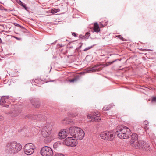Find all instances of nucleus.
I'll use <instances>...</instances> for the list:
<instances>
[{
	"instance_id": "nucleus-1",
	"label": "nucleus",
	"mask_w": 156,
	"mask_h": 156,
	"mask_svg": "<svg viewBox=\"0 0 156 156\" xmlns=\"http://www.w3.org/2000/svg\"><path fill=\"white\" fill-rule=\"evenodd\" d=\"M21 144L16 141H10L6 144L5 151L7 154L13 155L18 153L22 149Z\"/></svg>"
},
{
	"instance_id": "nucleus-2",
	"label": "nucleus",
	"mask_w": 156,
	"mask_h": 156,
	"mask_svg": "<svg viewBox=\"0 0 156 156\" xmlns=\"http://www.w3.org/2000/svg\"><path fill=\"white\" fill-rule=\"evenodd\" d=\"M52 129V126L50 125L44 126L42 128L41 134L45 138L44 141L46 143L51 142L55 138L54 135L51 134Z\"/></svg>"
},
{
	"instance_id": "nucleus-3",
	"label": "nucleus",
	"mask_w": 156,
	"mask_h": 156,
	"mask_svg": "<svg viewBox=\"0 0 156 156\" xmlns=\"http://www.w3.org/2000/svg\"><path fill=\"white\" fill-rule=\"evenodd\" d=\"M130 132V130L128 128L123 125H120L116 128L115 134L119 138L125 139L129 138Z\"/></svg>"
},
{
	"instance_id": "nucleus-4",
	"label": "nucleus",
	"mask_w": 156,
	"mask_h": 156,
	"mask_svg": "<svg viewBox=\"0 0 156 156\" xmlns=\"http://www.w3.org/2000/svg\"><path fill=\"white\" fill-rule=\"evenodd\" d=\"M69 132L70 135L79 140H82L85 135L83 131L80 128L72 126L69 128Z\"/></svg>"
},
{
	"instance_id": "nucleus-5",
	"label": "nucleus",
	"mask_w": 156,
	"mask_h": 156,
	"mask_svg": "<svg viewBox=\"0 0 156 156\" xmlns=\"http://www.w3.org/2000/svg\"><path fill=\"white\" fill-rule=\"evenodd\" d=\"M40 153L42 156H52L53 154L52 149L47 146L43 147L41 148Z\"/></svg>"
},
{
	"instance_id": "nucleus-6",
	"label": "nucleus",
	"mask_w": 156,
	"mask_h": 156,
	"mask_svg": "<svg viewBox=\"0 0 156 156\" xmlns=\"http://www.w3.org/2000/svg\"><path fill=\"white\" fill-rule=\"evenodd\" d=\"M35 146L32 143H28L26 144L24 147V151L25 153L27 155L32 154L34 151Z\"/></svg>"
},
{
	"instance_id": "nucleus-7",
	"label": "nucleus",
	"mask_w": 156,
	"mask_h": 156,
	"mask_svg": "<svg viewBox=\"0 0 156 156\" xmlns=\"http://www.w3.org/2000/svg\"><path fill=\"white\" fill-rule=\"evenodd\" d=\"M63 143L67 146L73 147L76 145L77 141L76 140L71 137H69L64 140Z\"/></svg>"
},
{
	"instance_id": "nucleus-8",
	"label": "nucleus",
	"mask_w": 156,
	"mask_h": 156,
	"mask_svg": "<svg viewBox=\"0 0 156 156\" xmlns=\"http://www.w3.org/2000/svg\"><path fill=\"white\" fill-rule=\"evenodd\" d=\"M101 138L105 140H112L113 138V134L111 132L106 131L102 133L100 135Z\"/></svg>"
},
{
	"instance_id": "nucleus-9",
	"label": "nucleus",
	"mask_w": 156,
	"mask_h": 156,
	"mask_svg": "<svg viewBox=\"0 0 156 156\" xmlns=\"http://www.w3.org/2000/svg\"><path fill=\"white\" fill-rule=\"evenodd\" d=\"M103 67V65L102 64H97L95 65L94 67L90 68L88 71V72H94L99 71L102 69Z\"/></svg>"
},
{
	"instance_id": "nucleus-10",
	"label": "nucleus",
	"mask_w": 156,
	"mask_h": 156,
	"mask_svg": "<svg viewBox=\"0 0 156 156\" xmlns=\"http://www.w3.org/2000/svg\"><path fill=\"white\" fill-rule=\"evenodd\" d=\"M68 132L66 129H63L60 131L58 134V137L60 139L65 138L67 135Z\"/></svg>"
},
{
	"instance_id": "nucleus-11",
	"label": "nucleus",
	"mask_w": 156,
	"mask_h": 156,
	"mask_svg": "<svg viewBox=\"0 0 156 156\" xmlns=\"http://www.w3.org/2000/svg\"><path fill=\"white\" fill-rule=\"evenodd\" d=\"M46 118V116L41 114H39L37 115H35L33 117L34 119L37 121H44L45 120Z\"/></svg>"
},
{
	"instance_id": "nucleus-12",
	"label": "nucleus",
	"mask_w": 156,
	"mask_h": 156,
	"mask_svg": "<svg viewBox=\"0 0 156 156\" xmlns=\"http://www.w3.org/2000/svg\"><path fill=\"white\" fill-rule=\"evenodd\" d=\"M144 142L142 140L137 141L134 144H132L133 146L137 148L142 149L143 144H144Z\"/></svg>"
},
{
	"instance_id": "nucleus-13",
	"label": "nucleus",
	"mask_w": 156,
	"mask_h": 156,
	"mask_svg": "<svg viewBox=\"0 0 156 156\" xmlns=\"http://www.w3.org/2000/svg\"><path fill=\"white\" fill-rule=\"evenodd\" d=\"M30 101L32 105L35 107L38 108L40 106V103L37 100L32 99Z\"/></svg>"
},
{
	"instance_id": "nucleus-14",
	"label": "nucleus",
	"mask_w": 156,
	"mask_h": 156,
	"mask_svg": "<svg viewBox=\"0 0 156 156\" xmlns=\"http://www.w3.org/2000/svg\"><path fill=\"white\" fill-rule=\"evenodd\" d=\"M9 96H2L0 101V105H4L7 101V99L9 98Z\"/></svg>"
},
{
	"instance_id": "nucleus-15",
	"label": "nucleus",
	"mask_w": 156,
	"mask_h": 156,
	"mask_svg": "<svg viewBox=\"0 0 156 156\" xmlns=\"http://www.w3.org/2000/svg\"><path fill=\"white\" fill-rule=\"evenodd\" d=\"M132 140L130 141V143L132 144H133L135 142L137 141L138 139V136L135 133H133L131 136Z\"/></svg>"
},
{
	"instance_id": "nucleus-16",
	"label": "nucleus",
	"mask_w": 156,
	"mask_h": 156,
	"mask_svg": "<svg viewBox=\"0 0 156 156\" xmlns=\"http://www.w3.org/2000/svg\"><path fill=\"white\" fill-rule=\"evenodd\" d=\"M93 29L94 31L97 33H98L100 31V30L98 24L97 22L94 23Z\"/></svg>"
},
{
	"instance_id": "nucleus-17",
	"label": "nucleus",
	"mask_w": 156,
	"mask_h": 156,
	"mask_svg": "<svg viewBox=\"0 0 156 156\" xmlns=\"http://www.w3.org/2000/svg\"><path fill=\"white\" fill-rule=\"evenodd\" d=\"M81 76L79 75H76L73 78L70 80L69 81L71 82H76L79 80L81 78Z\"/></svg>"
},
{
	"instance_id": "nucleus-18",
	"label": "nucleus",
	"mask_w": 156,
	"mask_h": 156,
	"mask_svg": "<svg viewBox=\"0 0 156 156\" xmlns=\"http://www.w3.org/2000/svg\"><path fill=\"white\" fill-rule=\"evenodd\" d=\"M67 5H62L58 9L59 11H61L63 13H64L67 11Z\"/></svg>"
},
{
	"instance_id": "nucleus-19",
	"label": "nucleus",
	"mask_w": 156,
	"mask_h": 156,
	"mask_svg": "<svg viewBox=\"0 0 156 156\" xmlns=\"http://www.w3.org/2000/svg\"><path fill=\"white\" fill-rule=\"evenodd\" d=\"M112 107V105L111 104H109L108 105H106L103 108V110L104 111L108 110L111 109Z\"/></svg>"
},
{
	"instance_id": "nucleus-20",
	"label": "nucleus",
	"mask_w": 156,
	"mask_h": 156,
	"mask_svg": "<svg viewBox=\"0 0 156 156\" xmlns=\"http://www.w3.org/2000/svg\"><path fill=\"white\" fill-rule=\"evenodd\" d=\"M19 4L23 7H24L27 11L28 10V8L26 7V5L23 3L21 1H20Z\"/></svg>"
},
{
	"instance_id": "nucleus-21",
	"label": "nucleus",
	"mask_w": 156,
	"mask_h": 156,
	"mask_svg": "<svg viewBox=\"0 0 156 156\" xmlns=\"http://www.w3.org/2000/svg\"><path fill=\"white\" fill-rule=\"evenodd\" d=\"M149 145L148 144L145 143L144 142V144H143L142 149L146 150L147 148L149 147Z\"/></svg>"
},
{
	"instance_id": "nucleus-22",
	"label": "nucleus",
	"mask_w": 156,
	"mask_h": 156,
	"mask_svg": "<svg viewBox=\"0 0 156 156\" xmlns=\"http://www.w3.org/2000/svg\"><path fill=\"white\" fill-rule=\"evenodd\" d=\"M60 145V144L56 142L53 145V147L54 149H56L57 148L59 147Z\"/></svg>"
},
{
	"instance_id": "nucleus-23",
	"label": "nucleus",
	"mask_w": 156,
	"mask_h": 156,
	"mask_svg": "<svg viewBox=\"0 0 156 156\" xmlns=\"http://www.w3.org/2000/svg\"><path fill=\"white\" fill-rule=\"evenodd\" d=\"M78 114L77 113H73L71 112L69 114V116L70 117H76Z\"/></svg>"
},
{
	"instance_id": "nucleus-24",
	"label": "nucleus",
	"mask_w": 156,
	"mask_h": 156,
	"mask_svg": "<svg viewBox=\"0 0 156 156\" xmlns=\"http://www.w3.org/2000/svg\"><path fill=\"white\" fill-rule=\"evenodd\" d=\"M70 122V121L68 120L67 118H65L63 121V124H69Z\"/></svg>"
},
{
	"instance_id": "nucleus-25",
	"label": "nucleus",
	"mask_w": 156,
	"mask_h": 156,
	"mask_svg": "<svg viewBox=\"0 0 156 156\" xmlns=\"http://www.w3.org/2000/svg\"><path fill=\"white\" fill-rule=\"evenodd\" d=\"M93 114L97 117H99L100 116V114L99 112L98 111L94 112Z\"/></svg>"
},
{
	"instance_id": "nucleus-26",
	"label": "nucleus",
	"mask_w": 156,
	"mask_h": 156,
	"mask_svg": "<svg viewBox=\"0 0 156 156\" xmlns=\"http://www.w3.org/2000/svg\"><path fill=\"white\" fill-rule=\"evenodd\" d=\"M59 10L56 9H53L51 10V12L53 14L59 12Z\"/></svg>"
},
{
	"instance_id": "nucleus-27",
	"label": "nucleus",
	"mask_w": 156,
	"mask_h": 156,
	"mask_svg": "<svg viewBox=\"0 0 156 156\" xmlns=\"http://www.w3.org/2000/svg\"><path fill=\"white\" fill-rule=\"evenodd\" d=\"M151 102L153 103H156V96L152 97Z\"/></svg>"
},
{
	"instance_id": "nucleus-28",
	"label": "nucleus",
	"mask_w": 156,
	"mask_h": 156,
	"mask_svg": "<svg viewBox=\"0 0 156 156\" xmlns=\"http://www.w3.org/2000/svg\"><path fill=\"white\" fill-rule=\"evenodd\" d=\"M79 38L81 39H88V37H86L85 36L82 35H80L79 36Z\"/></svg>"
},
{
	"instance_id": "nucleus-29",
	"label": "nucleus",
	"mask_w": 156,
	"mask_h": 156,
	"mask_svg": "<svg viewBox=\"0 0 156 156\" xmlns=\"http://www.w3.org/2000/svg\"><path fill=\"white\" fill-rule=\"evenodd\" d=\"M16 24V26H19L21 28L23 29L24 30L23 31L25 32H27V29H26L25 28H24V27H23L22 26H21L18 24Z\"/></svg>"
},
{
	"instance_id": "nucleus-30",
	"label": "nucleus",
	"mask_w": 156,
	"mask_h": 156,
	"mask_svg": "<svg viewBox=\"0 0 156 156\" xmlns=\"http://www.w3.org/2000/svg\"><path fill=\"white\" fill-rule=\"evenodd\" d=\"M94 46V45H93V46H90V47H87L86 48H85V49L84 50V51H86L90 49L91 48H92L93 46Z\"/></svg>"
},
{
	"instance_id": "nucleus-31",
	"label": "nucleus",
	"mask_w": 156,
	"mask_h": 156,
	"mask_svg": "<svg viewBox=\"0 0 156 156\" xmlns=\"http://www.w3.org/2000/svg\"><path fill=\"white\" fill-rule=\"evenodd\" d=\"M94 121L96 122H98L100 120H101V119H98L97 117H94Z\"/></svg>"
},
{
	"instance_id": "nucleus-32",
	"label": "nucleus",
	"mask_w": 156,
	"mask_h": 156,
	"mask_svg": "<svg viewBox=\"0 0 156 156\" xmlns=\"http://www.w3.org/2000/svg\"><path fill=\"white\" fill-rule=\"evenodd\" d=\"M90 34L89 33V32H87L86 33L85 35H84L86 37H88V38L90 36Z\"/></svg>"
},
{
	"instance_id": "nucleus-33",
	"label": "nucleus",
	"mask_w": 156,
	"mask_h": 156,
	"mask_svg": "<svg viewBox=\"0 0 156 156\" xmlns=\"http://www.w3.org/2000/svg\"><path fill=\"white\" fill-rule=\"evenodd\" d=\"M116 37L119 38V39L121 40H123V37L121 35H118V36H117Z\"/></svg>"
},
{
	"instance_id": "nucleus-34",
	"label": "nucleus",
	"mask_w": 156,
	"mask_h": 156,
	"mask_svg": "<svg viewBox=\"0 0 156 156\" xmlns=\"http://www.w3.org/2000/svg\"><path fill=\"white\" fill-rule=\"evenodd\" d=\"M54 156H64V155L61 154L57 153L55 154Z\"/></svg>"
},
{
	"instance_id": "nucleus-35",
	"label": "nucleus",
	"mask_w": 156,
	"mask_h": 156,
	"mask_svg": "<svg viewBox=\"0 0 156 156\" xmlns=\"http://www.w3.org/2000/svg\"><path fill=\"white\" fill-rule=\"evenodd\" d=\"M4 119V118L1 115H0V121H1Z\"/></svg>"
},
{
	"instance_id": "nucleus-36",
	"label": "nucleus",
	"mask_w": 156,
	"mask_h": 156,
	"mask_svg": "<svg viewBox=\"0 0 156 156\" xmlns=\"http://www.w3.org/2000/svg\"><path fill=\"white\" fill-rule=\"evenodd\" d=\"M72 35L73 36H74V37H76L77 36L75 32H73L72 33Z\"/></svg>"
},
{
	"instance_id": "nucleus-37",
	"label": "nucleus",
	"mask_w": 156,
	"mask_h": 156,
	"mask_svg": "<svg viewBox=\"0 0 156 156\" xmlns=\"http://www.w3.org/2000/svg\"><path fill=\"white\" fill-rule=\"evenodd\" d=\"M79 44H80V45L79 46V48H80L81 47L83 44V43H79Z\"/></svg>"
},
{
	"instance_id": "nucleus-38",
	"label": "nucleus",
	"mask_w": 156,
	"mask_h": 156,
	"mask_svg": "<svg viewBox=\"0 0 156 156\" xmlns=\"http://www.w3.org/2000/svg\"><path fill=\"white\" fill-rule=\"evenodd\" d=\"M39 81V80L38 79H36L34 81V82L37 84H38V81Z\"/></svg>"
},
{
	"instance_id": "nucleus-39",
	"label": "nucleus",
	"mask_w": 156,
	"mask_h": 156,
	"mask_svg": "<svg viewBox=\"0 0 156 156\" xmlns=\"http://www.w3.org/2000/svg\"><path fill=\"white\" fill-rule=\"evenodd\" d=\"M118 60V59H116L115 60H114L112 61V62H111L110 63V64H112L114 62H115V61H116Z\"/></svg>"
},
{
	"instance_id": "nucleus-40",
	"label": "nucleus",
	"mask_w": 156,
	"mask_h": 156,
	"mask_svg": "<svg viewBox=\"0 0 156 156\" xmlns=\"http://www.w3.org/2000/svg\"><path fill=\"white\" fill-rule=\"evenodd\" d=\"M14 37L15 39H17V40H21V38H18V37Z\"/></svg>"
},
{
	"instance_id": "nucleus-41",
	"label": "nucleus",
	"mask_w": 156,
	"mask_h": 156,
	"mask_svg": "<svg viewBox=\"0 0 156 156\" xmlns=\"http://www.w3.org/2000/svg\"><path fill=\"white\" fill-rule=\"evenodd\" d=\"M4 107H6V108H8L9 106V105H8L7 104H4Z\"/></svg>"
},
{
	"instance_id": "nucleus-42",
	"label": "nucleus",
	"mask_w": 156,
	"mask_h": 156,
	"mask_svg": "<svg viewBox=\"0 0 156 156\" xmlns=\"http://www.w3.org/2000/svg\"><path fill=\"white\" fill-rule=\"evenodd\" d=\"M146 49H141V50L142 51H146Z\"/></svg>"
},
{
	"instance_id": "nucleus-43",
	"label": "nucleus",
	"mask_w": 156,
	"mask_h": 156,
	"mask_svg": "<svg viewBox=\"0 0 156 156\" xmlns=\"http://www.w3.org/2000/svg\"><path fill=\"white\" fill-rule=\"evenodd\" d=\"M3 7V6L2 5H0V9H2V8Z\"/></svg>"
},
{
	"instance_id": "nucleus-44",
	"label": "nucleus",
	"mask_w": 156,
	"mask_h": 156,
	"mask_svg": "<svg viewBox=\"0 0 156 156\" xmlns=\"http://www.w3.org/2000/svg\"><path fill=\"white\" fill-rule=\"evenodd\" d=\"M144 122L145 125H147V124L148 122L147 121H145Z\"/></svg>"
},
{
	"instance_id": "nucleus-45",
	"label": "nucleus",
	"mask_w": 156,
	"mask_h": 156,
	"mask_svg": "<svg viewBox=\"0 0 156 156\" xmlns=\"http://www.w3.org/2000/svg\"><path fill=\"white\" fill-rule=\"evenodd\" d=\"M18 115V113H17V114L15 116H14V117H15V116H16Z\"/></svg>"
},
{
	"instance_id": "nucleus-46",
	"label": "nucleus",
	"mask_w": 156,
	"mask_h": 156,
	"mask_svg": "<svg viewBox=\"0 0 156 156\" xmlns=\"http://www.w3.org/2000/svg\"><path fill=\"white\" fill-rule=\"evenodd\" d=\"M4 10H5V11H7V9H4Z\"/></svg>"
},
{
	"instance_id": "nucleus-47",
	"label": "nucleus",
	"mask_w": 156,
	"mask_h": 156,
	"mask_svg": "<svg viewBox=\"0 0 156 156\" xmlns=\"http://www.w3.org/2000/svg\"><path fill=\"white\" fill-rule=\"evenodd\" d=\"M50 81V82H53V81H54V80Z\"/></svg>"
},
{
	"instance_id": "nucleus-48",
	"label": "nucleus",
	"mask_w": 156,
	"mask_h": 156,
	"mask_svg": "<svg viewBox=\"0 0 156 156\" xmlns=\"http://www.w3.org/2000/svg\"><path fill=\"white\" fill-rule=\"evenodd\" d=\"M0 41H1V38H0Z\"/></svg>"
},
{
	"instance_id": "nucleus-49",
	"label": "nucleus",
	"mask_w": 156,
	"mask_h": 156,
	"mask_svg": "<svg viewBox=\"0 0 156 156\" xmlns=\"http://www.w3.org/2000/svg\"><path fill=\"white\" fill-rule=\"evenodd\" d=\"M33 83H34L33 81Z\"/></svg>"
}]
</instances>
